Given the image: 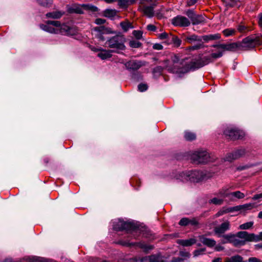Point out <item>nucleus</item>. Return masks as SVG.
<instances>
[{"label": "nucleus", "instance_id": "49", "mask_svg": "<svg viewBox=\"0 0 262 262\" xmlns=\"http://www.w3.org/2000/svg\"><path fill=\"white\" fill-rule=\"evenodd\" d=\"M148 85L145 83H140L138 86V90L141 92H143L147 90Z\"/></svg>", "mask_w": 262, "mask_h": 262}, {"label": "nucleus", "instance_id": "23", "mask_svg": "<svg viewBox=\"0 0 262 262\" xmlns=\"http://www.w3.org/2000/svg\"><path fill=\"white\" fill-rule=\"evenodd\" d=\"M196 243V240L194 238H190L188 239H180L178 243L183 246H190Z\"/></svg>", "mask_w": 262, "mask_h": 262}, {"label": "nucleus", "instance_id": "11", "mask_svg": "<svg viewBox=\"0 0 262 262\" xmlns=\"http://www.w3.org/2000/svg\"><path fill=\"white\" fill-rule=\"evenodd\" d=\"M246 154V150L244 148H240L234 150L232 152L228 154L225 157V160L229 162L238 159L244 156Z\"/></svg>", "mask_w": 262, "mask_h": 262}, {"label": "nucleus", "instance_id": "64", "mask_svg": "<svg viewBox=\"0 0 262 262\" xmlns=\"http://www.w3.org/2000/svg\"><path fill=\"white\" fill-rule=\"evenodd\" d=\"M252 199L253 200H256L259 199H262V193L254 195Z\"/></svg>", "mask_w": 262, "mask_h": 262}, {"label": "nucleus", "instance_id": "58", "mask_svg": "<svg viewBox=\"0 0 262 262\" xmlns=\"http://www.w3.org/2000/svg\"><path fill=\"white\" fill-rule=\"evenodd\" d=\"M105 21H106L105 19H102V18H97L95 20V23L97 25H99L104 24L105 23Z\"/></svg>", "mask_w": 262, "mask_h": 262}, {"label": "nucleus", "instance_id": "36", "mask_svg": "<svg viewBox=\"0 0 262 262\" xmlns=\"http://www.w3.org/2000/svg\"><path fill=\"white\" fill-rule=\"evenodd\" d=\"M184 138L187 141H192L195 139L196 136L193 133L186 132L184 134Z\"/></svg>", "mask_w": 262, "mask_h": 262}, {"label": "nucleus", "instance_id": "5", "mask_svg": "<svg viewBox=\"0 0 262 262\" xmlns=\"http://www.w3.org/2000/svg\"><path fill=\"white\" fill-rule=\"evenodd\" d=\"M181 177L186 181H190L193 182H199L204 179V174L202 171L193 170L183 172Z\"/></svg>", "mask_w": 262, "mask_h": 262}, {"label": "nucleus", "instance_id": "47", "mask_svg": "<svg viewBox=\"0 0 262 262\" xmlns=\"http://www.w3.org/2000/svg\"><path fill=\"white\" fill-rule=\"evenodd\" d=\"M118 244L128 247H131L135 245V244H133V243H129L122 240L119 241Z\"/></svg>", "mask_w": 262, "mask_h": 262}, {"label": "nucleus", "instance_id": "7", "mask_svg": "<svg viewBox=\"0 0 262 262\" xmlns=\"http://www.w3.org/2000/svg\"><path fill=\"white\" fill-rule=\"evenodd\" d=\"M224 134L228 139L232 140L241 139L244 136L243 132L231 127H227L224 131Z\"/></svg>", "mask_w": 262, "mask_h": 262}, {"label": "nucleus", "instance_id": "63", "mask_svg": "<svg viewBox=\"0 0 262 262\" xmlns=\"http://www.w3.org/2000/svg\"><path fill=\"white\" fill-rule=\"evenodd\" d=\"M225 214V211L224 210V207L222 208L220 211H219L215 214V217H219L221 215Z\"/></svg>", "mask_w": 262, "mask_h": 262}, {"label": "nucleus", "instance_id": "35", "mask_svg": "<svg viewBox=\"0 0 262 262\" xmlns=\"http://www.w3.org/2000/svg\"><path fill=\"white\" fill-rule=\"evenodd\" d=\"M236 32V31L234 29L228 28L224 30L222 33L224 36H225L226 37H228L229 36L234 35Z\"/></svg>", "mask_w": 262, "mask_h": 262}, {"label": "nucleus", "instance_id": "30", "mask_svg": "<svg viewBox=\"0 0 262 262\" xmlns=\"http://www.w3.org/2000/svg\"><path fill=\"white\" fill-rule=\"evenodd\" d=\"M117 14V11L115 9H106L103 11V15L108 18H112Z\"/></svg>", "mask_w": 262, "mask_h": 262}, {"label": "nucleus", "instance_id": "54", "mask_svg": "<svg viewBox=\"0 0 262 262\" xmlns=\"http://www.w3.org/2000/svg\"><path fill=\"white\" fill-rule=\"evenodd\" d=\"M39 5L43 7H48L50 5V3L48 0H37Z\"/></svg>", "mask_w": 262, "mask_h": 262}, {"label": "nucleus", "instance_id": "52", "mask_svg": "<svg viewBox=\"0 0 262 262\" xmlns=\"http://www.w3.org/2000/svg\"><path fill=\"white\" fill-rule=\"evenodd\" d=\"M185 14L190 19H191L194 17L195 13H194V11L191 9H189L187 11H186Z\"/></svg>", "mask_w": 262, "mask_h": 262}, {"label": "nucleus", "instance_id": "29", "mask_svg": "<svg viewBox=\"0 0 262 262\" xmlns=\"http://www.w3.org/2000/svg\"><path fill=\"white\" fill-rule=\"evenodd\" d=\"M243 258L241 256L236 255L231 257L226 258L225 262H243Z\"/></svg>", "mask_w": 262, "mask_h": 262}, {"label": "nucleus", "instance_id": "62", "mask_svg": "<svg viewBox=\"0 0 262 262\" xmlns=\"http://www.w3.org/2000/svg\"><path fill=\"white\" fill-rule=\"evenodd\" d=\"M168 34L166 32H163L159 35V38L161 39H166L168 37Z\"/></svg>", "mask_w": 262, "mask_h": 262}, {"label": "nucleus", "instance_id": "1", "mask_svg": "<svg viewBox=\"0 0 262 262\" xmlns=\"http://www.w3.org/2000/svg\"><path fill=\"white\" fill-rule=\"evenodd\" d=\"M40 27L43 30L53 34L64 35H74L76 34L74 28L65 24L61 25L58 20H47L46 24H41Z\"/></svg>", "mask_w": 262, "mask_h": 262}, {"label": "nucleus", "instance_id": "3", "mask_svg": "<svg viewBox=\"0 0 262 262\" xmlns=\"http://www.w3.org/2000/svg\"><path fill=\"white\" fill-rule=\"evenodd\" d=\"M262 44L259 37L249 36L244 38L241 42H238V50L242 51L250 50L256 46Z\"/></svg>", "mask_w": 262, "mask_h": 262}, {"label": "nucleus", "instance_id": "53", "mask_svg": "<svg viewBox=\"0 0 262 262\" xmlns=\"http://www.w3.org/2000/svg\"><path fill=\"white\" fill-rule=\"evenodd\" d=\"M163 68L161 66H157L153 69V73L154 74H158V75H160L162 71Z\"/></svg>", "mask_w": 262, "mask_h": 262}, {"label": "nucleus", "instance_id": "27", "mask_svg": "<svg viewBox=\"0 0 262 262\" xmlns=\"http://www.w3.org/2000/svg\"><path fill=\"white\" fill-rule=\"evenodd\" d=\"M63 12L61 11H54L52 12H49L46 14V16L48 18H52L54 19H58L60 18L63 14Z\"/></svg>", "mask_w": 262, "mask_h": 262}, {"label": "nucleus", "instance_id": "25", "mask_svg": "<svg viewBox=\"0 0 262 262\" xmlns=\"http://www.w3.org/2000/svg\"><path fill=\"white\" fill-rule=\"evenodd\" d=\"M112 50H102L98 54V56L102 59H106L112 57Z\"/></svg>", "mask_w": 262, "mask_h": 262}, {"label": "nucleus", "instance_id": "41", "mask_svg": "<svg viewBox=\"0 0 262 262\" xmlns=\"http://www.w3.org/2000/svg\"><path fill=\"white\" fill-rule=\"evenodd\" d=\"M230 196H234L237 199H243L245 197V194L239 191H236L230 193Z\"/></svg>", "mask_w": 262, "mask_h": 262}, {"label": "nucleus", "instance_id": "46", "mask_svg": "<svg viewBox=\"0 0 262 262\" xmlns=\"http://www.w3.org/2000/svg\"><path fill=\"white\" fill-rule=\"evenodd\" d=\"M118 244L128 247H131L135 245V244H133V243H129L122 240L119 241Z\"/></svg>", "mask_w": 262, "mask_h": 262}, {"label": "nucleus", "instance_id": "9", "mask_svg": "<svg viewBox=\"0 0 262 262\" xmlns=\"http://www.w3.org/2000/svg\"><path fill=\"white\" fill-rule=\"evenodd\" d=\"M123 230H125L127 233H130L134 238L136 239L141 232V228L137 225L131 222L124 221Z\"/></svg>", "mask_w": 262, "mask_h": 262}, {"label": "nucleus", "instance_id": "8", "mask_svg": "<svg viewBox=\"0 0 262 262\" xmlns=\"http://www.w3.org/2000/svg\"><path fill=\"white\" fill-rule=\"evenodd\" d=\"M83 9L90 10L93 12H96L98 10V8L95 6L83 4L81 6L78 5H73L68 9V11L70 13L82 14L83 13Z\"/></svg>", "mask_w": 262, "mask_h": 262}, {"label": "nucleus", "instance_id": "48", "mask_svg": "<svg viewBox=\"0 0 262 262\" xmlns=\"http://www.w3.org/2000/svg\"><path fill=\"white\" fill-rule=\"evenodd\" d=\"M189 219L187 217L182 218L179 222V225L183 226H186L189 225Z\"/></svg>", "mask_w": 262, "mask_h": 262}, {"label": "nucleus", "instance_id": "33", "mask_svg": "<svg viewBox=\"0 0 262 262\" xmlns=\"http://www.w3.org/2000/svg\"><path fill=\"white\" fill-rule=\"evenodd\" d=\"M171 36V39L172 43L173 44L174 47H179L181 43H182V40L181 39H180L177 36L173 35L172 34H170Z\"/></svg>", "mask_w": 262, "mask_h": 262}, {"label": "nucleus", "instance_id": "38", "mask_svg": "<svg viewBox=\"0 0 262 262\" xmlns=\"http://www.w3.org/2000/svg\"><path fill=\"white\" fill-rule=\"evenodd\" d=\"M223 56V53L222 52H219L218 53H212L210 56H205V57H209L210 62L213 61L212 59H216L221 57Z\"/></svg>", "mask_w": 262, "mask_h": 262}, {"label": "nucleus", "instance_id": "56", "mask_svg": "<svg viewBox=\"0 0 262 262\" xmlns=\"http://www.w3.org/2000/svg\"><path fill=\"white\" fill-rule=\"evenodd\" d=\"M146 29L148 31L155 32L157 30V27L154 25L149 24L147 26Z\"/></svg>", "mask_w": 262, "mask_h": 262}, {"label": "nucleus", "instance_id": "2", "mask_svg": "<svg viewBox=\"0 0 262 262\" xmlns=\"http://www.w3.org/2000/svg\"><path fill=\"white\" fill-rule=\"evenodd\" d=\"M209 57H200L198 59H192L189 63L185 64L181 68L169 69V70L179 74L186 73L190 71H195L210 62Z\"/></svg>", "mask_w": 262, "mask_h": 262}, {"label": "nucleus", "instance_id": "45", "mask_svg": "<svg viewBox=\"0 0 262 262\" xmlns=\"http://www.w3.org/2000/svg\"><path fill=\"white\" fill-rule=\"evenodd\" d=\"M133 34L137 39H140L142 38L143 32L140 30H134Z\"/></svg>", "mask_w": 262, "mask_h": 262}, {"label": "nucleus", "instance_id": "20", "mask_svg": "<svg viewBox=\"0 0 262 262\" xmlns=\"http://www.w3.org/2000/svg\"><path fill=\"white\" fill-rule=\"evenodd\" d=\"M221 37V35L219 33L205 35L201 36L202 40L203 39L205 42H208L210 40H219Z\"/></svg>", "mask_w": 262, "mask_h": 262}, {"label": "nucleus", "instance_id": "61", "mask_svg": "<svg viewBox=\"0 0 262 262\" xmlns=\"http://www.w3.org/2000/svg\"><path fill=\"white\" fill-rule=\"evenodd\" d=\"M248 262H262V261L255 257H251L248 259Z\"/></svg>", "mask_w": 262, "mask_h": 262}, {"label": "nucleus", "instance_id": "13", "mask_svg": "<svg viewBox=\"0 0 262 262\" xmlns=\"http://www.w3.org/2000/svg\"><path fill=\"white\" fill-rule=\"evenodd\" d=\"M230 228V223L229 221H226L222 223L220 226L214 227L213 231L214 234L219 237H222L226 231Z\"/></svg>", "mask_w": 262, "mask_h": 262}, {"label": "nucleus", "instance_id": "18", "mask_svg": "<svg viewBox=\"0 0 262 262\" xmlns=\"http://www.w3.org/2000/svg\"><path fill=\"white\" fill-rule=\"evenodd\" d=\"M199 239L203 245L210 248L214 247L216 244V241L214 239L207 238L204 235L200 236Z\"/></svg>", "mask_w": 262, "mask_h": 262}, {"label": "nucleus", "instance_id": "32", "mask_svg": "<svg viewBox=\"0 0 262 262\" xmlns=\"http://www.w3.org/2000/svg\"><path fill=\"white\" fill-rule=\"evenodd\" d=\"M120 25L124 32H127L129 29L133 28L132 24L128 21H122Z\"/></svg>", "mask_w": 262, "mask_h": 262}, {"label": "nucleus", "instance_id": "14", "mask_svg": "<svg viewBox=\"0 0 262 262\" xmlns=\"http://www.w3.org/2000/svg\"><path fill=\"white\" fill-rule=\"evenodd\" d=\"M181 38L188 43H192L194 42H202L201 36H199L195 34H191L189 32L183 33L181 35Z\"/></svg>", "mask_w": 262, "mask_h": 262}, {"label": "nucleus", "instance_id": "51", "mask_svg": "<svg viewBox=\"0 0 262 262\" xmlns=\"http://www.w3.org/2000/svg\"><path fill=\"white\" fill-rule=\"evenodd\" d=\"M118 5L120 7L125 8L128 5V1L127 0H117Z\"/></svg>", "mask_w": 262, "mask_h": 262}, {"label": "nucleus", "instance_id": "59", "mask_svg": "<svg viewBox=\"0 0 262 262\" xmlns=\"http://www.w3.org/2000/svg\"><path fill=\"white\" fill-rule=\"evenodd\" d=\"M152 48L155 50H161L163 49V47L160 43H155L153 45Z\"/></svg>", "mask_w": 262, "mask_h": 262}, {"label": "nucleus", "instance_id": "60", "mask_svg": "<svg viewBox=\"0 0 262 262\" xmlns=\"http://www.w3.org/2000/svg\"><path fill=\"white\" fill-rule=\"evenodd\" d=\"M198 0H187V6L190 7L194 5L197 3Z\"/></svg>", "mask_w": 262, "mask_h": 262}, {"label": "nucleus", "instance_id": "12", "mask_svg": "<svg viewBox=\"0 0 262 262\" xmlns=\"http://www.w3.org/2000/svg\"><path fill=\"white\" fill-rule=\"evenodd\" d=\"M172 24L180 27H188L190 25L189 19L185 16L178 15L172 19Z\"/></svg>", "mask_w": 262, "mask_h": 262}, {"label": "nucleus", "instance_id": "26", "mask_svg": "<svg viewBox=\"0 0 262 262\" xmlns=\"http://www.w3.org/2000/svg\"><path fill=\"white\" fill-rule=\"evenodd\" d=\"M223 239L221 240L222 244H226L227 243H232L234 238L235 237L234 234L229 233L228 234H224L222 236Z\"/></svg>", "mask_w": 262, "mask_h": 262}, {"label": "nucleus", "instance_id": "17", "mask_svg": "<svg viewBox=\"0 0 262 262\" xmlns=\"http://www.w3.org/2000/svg\"><path fill=\"white\" fill-rule=\"evenodd\" d=\"M235 236H237L240 238L244 239V241L252 242L256 241V236L253 233H248L246 231H239L238 232Z\"/></svg>", "mask_w": 262, "mask_h": 262}, {"label": "nucleus", "instance_id": "24", "mask_svg": "<svg viewBox=\"0 0 262 262\" xmlns=\"http://www.w3.org/2000/svg\"><path fill=\"white\" fill-rule=\"evenodd\" d=\"M215 195L222 199L230 196V193L228 192V188L226 187H223L222 189H221L217 192L215 193Z\"/></svg>", "mask_w": 262, "mask_h": 262}, {"label": "nucleus", "instance_id": "4", "mask_svg": "<svg viewBox=\"0 0 262 262\" xmlns=\"http://www.w3.org/2000/svg\"><path fill=\"white\" fill-rule=\"evenodd\" d=\"M125 39L123 35H116L106 41V44L110 48L123 50L125 49L124 42Z\"/></svg>", "mask_w": 262, "mask_h": 262}, {"label": "nucleus", "instance_id": "57", "mask_svg": "<svg viewBox=\"0 0 262 262\" xmlns=\"http://www.w3.org/2000/svg\"><path fill=\"white\" fill-rule=\"evenodd\" d=\"M203 47H204V45L202 42L198 43L195 45L192 46V48H193L194 50H198L203 48Z\"/></svg>", "mask_w": 262, "mask_h": 262}, {"label": "nucleus", "instance_id": "40", "mask_svg": "<svg viewBox=\"0 0 262 262\" xmlns=\"http://www.w3.org/2000/svg\"><path fill=\"white\" fill-rule=\"evenodd\" d=\"M232 244H233L235 247H239L244 245L245 244V242L243 240H240L234 237Z\"/></svg>", "mask_w": 262, "mask_h": 262}, {"label": "nucleus", "instance_id": "19", "mask_svg": "<svg viewBox=\"0 0 262 262\" xmlns=\"http://www.w3.org/2000/svg\"><path fill=\"white\" fill-rule=\"evenodd\" d=\"M222 48L224 51H235L236 49L238 50V42L230 43H222Z\"/></svg>", "mask_w": 262, "mask_h": 262}, {"label": "nucleus", "instance_id": "31", "mask_svg": "<svg viewBox=\"0 0 262 262\" xmlns=\"http://www.w3.org/2000/svg\"><path fill=\"white\" fill-rule=\"evenodd\" d=\"M133 244H135V245L134 246H138L146 251L150 250H152L154 248V247L152 246L147 245L146 244L142 242L133 243Z\"/></svg>", "mask_w": 262, "mask_h": 262}, {"label": "nucleus", "instance_id": "39", "mask_svg": "<svg viewBox=\"0 0 262 262\" xmlns=\"http://www.w3.org/2000/svg\"><path fill=\"white\" fill-rule=\"evenodd\" d=\"M253 222H249L241 225L239 227L240 229L246 230L249 229L252 227Z\"/></svg>", "mask_w": 262, "mask_h": 262}, {"label": "nucleus", "instance_id": "44", "mask_svg": "<svg viewBox=\"0 0 262 262\" xmlns=\"http://www.w3.org/2000/svg\"><path fill=\"white\" fill-rule=\"evenodd\" d=\"M130 47L134 48H138L141 47L142 43L137 40H131L129 41Z\"/></svg>", "mask_w": 262, "mask_h": 262}, {"label": "nucleus", "instance_id": "55", "mask_svg": "<svg viewBox=\"0 0 262 262\" xmlns=\"http://www.w3.org/2000/svg\"><path fill=\"white\" fill-rule=\"evenodd\" d=\"M242 210H249L252 208V205L251 204H246L241 205Z\"/></svg>", "mask_w": 262, "mask_h": 262}, {"label": "nucleus", "instance_id": "10", "mask_svg": "<svg viewBox=\"0 0 262 262\" xmlns=\"http://www.w3.org/2000/svg\"><path fill=\"white\" fill-rule=\"evenodd\" d=\"M124 65L128 71L134 72L139 70L140 68L145 65V62L141 60L131 59L124 63Z\"/></svg>", "mask_w": 262, "mask_h": 262}, {"label": "nucleus", "instance_id": "42", "mask_svg": "<svg viewBox=\"0 0 262 262\" xmlns=\"http://www.w3.org/2000/svg\"><path fill=\"white\" fill-rule=\"evenodd\" d=\"M237 30L240 33H245L249 31V29L247 26L241 24L237 25Z\"/></svg>", "mask_w": 262, "mask_h": 262}, {"label": "nucleus", "instance_id": "21", "mask_svg": "<svg viewBox=\"0 0 262 262\" xmlns=\"http://www.w3.org/2000/svg\"><path fill=\"white\" fill-rule=\"evenodd\" d=\"M154 7L151 6H145L142 8V11L146 16L152 17L154 15Z\"/></svg>", "mask_w": 262, "mask_h": 262}, {"label": "nucleus", "instance_id": "50", "mask_svg": "<svg viewBox=\"0 0 262 262\" xmlns=\"http://www.w3.org/2000/svg\"><path fill=\"white\" fill-rule=\"evenodd\" d=\"M199 224V219L198 218L193 217L189 219V224L196 226H198Z\"/></svg>", "mask_w": 262, "mask_h": 262}, {"label": "nucleus", "instance_id": "43", "mask_svg": "<svg viewBox=\"0 0 262 262\" xmlns=\"http://www.w3.org/2000/svg\"><path fill=\"white\" fill-rule=\"evenodd\" d=\"M132 79L136 81L142 80V76L139 72H135L132 74Z\"/></svg>", "mask_w": 262, "mask_h": 262}, {"label": "nucleus", "instance_id": "28", "mask_svg": "<svg viewBox=\"0 0 262 262\" xmlns=\"http://www.w3.org/2000/svg\"><path fill=\"white\" fill-rule=\"evenodd\" d=\"M124 225V221L119 220L118 221L114 223L113 229L116 231H123Z\"/></svg>", "mask_w": 262, "mask_h": 262}, {"label": "nucleus", "instance_id": "22", "mask_svg": "<svg viewBox=\"0 0 262 262\" xmlns=\"http://www.w3.org/2000/svg\"><path fill=\"white\" fill-rule=\"evenodd\" d=\"M205 21V17L202 15L195 14L193 18L191 19L192 24L194 25L200 24L204 23Z\"/></svg>", "mask_w": 262, "mask_h": 262}, {"label": "nucleus", "instance_id": "15", "mask_svg": "<svg viewBox=\"0 0 262 262\" xmlns=\"http://www.w3.org/2000/svg\"><path fill=\"white\" fill-rule=\"evenodd\" d=\"M171 60L173 62V64L169 66L167 68V70L171 73H177L176 72H174L169 70V69L181 68L182 67H183L185 64H184L185 59H183L181 62H180L179 56L177 55H173L171 56Z\"/></svg>", "mask_w": 262, "mask_h": 262}, {"label": "nucleus", "instance_id": "37", "mask_svg": "<svg viewBox=\"0 0 262 262\" xmlns=\"http://www.w3.org/2000/svg\"><path fill=\"white\" fill-rule=\"evenodd\" d=\"M224 200L221 198H213L209 201V203H212L214 205H222L223 203Z\"/></svg>", "mask_w": 262, "mask_h": 262}, {"label": "nucleus", "instance_id": "6", "mask_svg": "<svg viewBox=\"0 0 262 262\" xmlns=\"http://www.w3.org/2000/svg\"><path fill=\"white\" fill-rule=\"evenodd\" d=\"M191 159L195 163H205L211 161L209 155L206 151L195 152L191 156Z\"/></svg>", "mask_w": 262, "mask_h": 262}, {"label": "nucleus", "instance_id": "16", "mask_svg": "<svg viewBox=\"0 0 262 262\" xmlns=\"http://www.w3.org/2000/svg\"><path fill=\"white\" fill-rule=\"evenodd\" d=\"M164 262L163 256L160 254H156L140 258L137 262Z\"/></svg>", "mask_w": 262, "mask_h": 262}, {"label": "nucleus", "instance_id": "34", "mask_svg": "<svg viewBox=\"0 0 262 262\" xmlns=\"http://www.w3.org/2000/svg\"><path fill=\"white\" fill-rule=\"evenodd\" d=\"M239 0H224V3L227 8L233 7L238 5Z\"/></svg>", "mask_w": 262, "mask_h": 262}]
</instances>
